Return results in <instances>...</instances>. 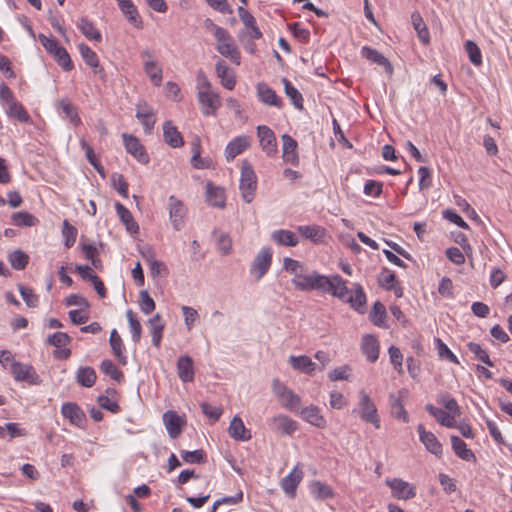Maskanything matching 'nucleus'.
<instances>
[{"instance_id":"a18cd8bd","label":"nucleus","mask_w":512,"mask_h":512,"mask_svg":"<svg viewBox=\"0 0 512 512\" xmlns=\"http://www.w3.org/2000/svg\"><path fill=\"white\" fill-rule=\"evenodd\" d=\"M143 69L150 81L155 86H160L162 83V69L158 66L155 60H146L143 64Z\"/></svg>"},{"instance_id":"2f4dec72","label":"nucleus","mask_w":512,"mask_h":512,"mask_svg":"<svg viewBox=\"0 0 512 512\" xmlns=\"http://www.w3.org/2000/svg\"><path fill=\"white\" fill-rule=\"evenodd\" d=\"M288 361L294 370H298L308 375H313L316 369V364L306 355H291Z\"/></svg>"},{"instance_id":"a19ab883","label":"nucleus","mask_w":512,"mask_h":512,"mask_svg":"<svg viewBox=\"0 0 512 512\" xmlns=\"http://www.w3.org/2000/svg\"><path fill=\"white\" fill-rule=\"evenodd\" d=\"M148 325L152 336V344L155 347H159L161 344L163 331L165 327L164 323L162 322L160 314H155L152 318H150L148 321Z\"/></svg>"},{"instance_id":"7c9ffc66","label":"nucleus","mask_w":512,"mask_h":512,"mask_svg":"<svg viewBox=\"0 0 512 512\" xmlns=\"http://www.w3.org/2000/svg\"><path fill=\"white\" fill-rule=\"evenodd\" d=\"M301 417L317 428H324L326 426V420L320 413V409L315 405H310L301 410Z\"/></svg>"},{"instance_id":"a878e982","label":"nucleus","mask_w":512,"mask_h":512,"mask_svg":"<svg viewBox=\"0 0 512 512\" xmlns=\"http://www.w3.org/2000/svg\"><path fill=\"white\" fill-rule=\"evenodd\" d=\"M379 348V342L375 336L367 334L362 338L361 349L369 362L377 361Z\"/></svg>"},{"instance_id":"bf43d9fd","label":"nucleus","mask_w":512,"mask_h":512,"mask_svg":"<svg viewBox=\"0 0 512 512\" xmlns=\"http://www.w3.org/2000/svg\"><path fill=\"white\" fill-rule=\"evenodd\" d=\"M465 49L468 53L471 63L475 66H480L482 64V54L477 44L471 40H468L465 43Z\"/></svg>"},{"instance_id":"0e129e2a","label":"nucleus","mask_w":512,"mask_h":512,"mask_svg":"<svg viewBox=\"0 0 512 512\" xmlns=\"http://www.w3.org/2000/svg\"><path fill=\"white\" fill-rule=\"evenodd\" d=\"M62 235L65 238V246L67 248H71L76 241L77 229L74 226L70 225L67 220H64Z\"/></svg>"},{"instance_id":"4be33fe9","label":"nucleus","mask_w":512,"mask_h":512,"mask_svg":"<svg viewBox=\"0 0 512 512\" xmlns=\"http://www.w3.org/2000/svg\"><path fill=\"white\" fill-rule=\"evenodd\" d=\"M126 19L136 28H142L143 22L132 0H116Z\"/></svg>"},{"instance_id":"aec40b11","label":"nucleus","mask_w":512,"mask_h":512,"mask_svg":"<svg viewBox=\"0 0 512 512\" xmlns=\"http://www.w3.org/2000/svg\"><path fill=\"white\" fill-rule=\"evenodd\" d=\"M417 431L420 441L430 453L436 456L442 454V445L432 432L426 431L422 424L418 425Z\"/></svg>"},{"instance_id":"4c0bfd02","label":"nucleus","mask_w":512,"mask_h":512,"mask_svg":"<svg viewBox=\"0 0 512 512\" xmlns=\"http://www.w3.org/2000/svg\"><path fill=\"white\" fill-rule=\"evenodd\" d=\"M77 28L81 31V33L88 39L94 40L96 42H101L102 35L98 29L94 26V24L87 18L81 17L77 22Z\"/></svg>"},{"instance_id":"39448f33","label":"nucleus","mask_w":512,"mask_h":512,"mask_svg":"<svg viewBox=\"0 0 512 512\" xmlns=\"http://www.w3.org/2000/svg\"><path fill=\"white\" fill-rule=\"evenodd\" d=\"M272 391L279 399L282 406L288 410L295 411L300 407L301 398L299 395L289 389L284 383L278 379L272 382Z\"/></svg>"},{"instance_id":"680f3d73","label":"nucleus","mask_w":512,"mask_h":512,"mask_svg":"<svg viewBox=\"0 0 512 512\" xmlns=\"http://www.w3.org/2000/svg\"><path fill=\"white\" fill-rule=\"evenodd\" d=\"M72 341L71 337L64 332H56L49 335L46 343L57 348L65 347Z\"/></svg>"},{"instance_id":"c756f323","label":"nucleus","mask_w":512,"mask_h":512,"mask_svg":"<svg viewBox=\"0 0 512 512\" xmlns=\"http://www.w3.org/2000/svg\"><path fill=\"white\" fill-rule=\"evenodd\" d=\"M163 137L164 141L173 148L181 147L184 144L181 133L171 121H166L163 124Z\"/></svg>"},{"instance_id":"864d4df0","label":"nucleus","mask_w":512,"mask_h":512,"mask_svg":"<svg viewBox=\"0 0 512 512\" xmlns=\"http://www.w3.org/2000/svg\"><path fill=\"white\" fill-rule=\"evenodd\" d=\"M8 261L13 269L23 270L29 262V256L22 250H15L8 255Z\"/></svg>"},{"instance_id":"7ed1b4c3","label":"nucleus","mask_w":512,"mask_h":512,"mask_svg":"<svg viewBox=\"0 0 512 512\" xmlns=\"http://www.w3.org/2000/svg\"><path fill=\"white\" fill-rule=\"evenodd\" d=\"M38 38L42 46L54 57L64 71H71L74 68L67 50L60 46L56 39L47 37L44 34H39Z\"/></svg>"},{"instance_id":"9d476101","label":"nucleus","mask_w":512,"mask_h":512,"mask_svg":"<svg viewBox=\"0 0 512 512\" xmlns=\"http://www.w3.org/2000/svg\"><path fill=\"white\" fill-rule=\"evenodd\" d=\"M11 373L16 381H25L33 385L40 383L39 375L29 364L13 361L11 363Z\"/></svg>"},{"instance_id":"412c9836","label":"nucleus","mask_w":512,"mask_h":512,"mask_svg":"<svg viewBox=\"0 0 512 512\" xmlns=\"http://www.w3.org/2000/svg\"><path fill=\"white\" fill-rule=\"evenodd\" d=\"M281 138L283 142V160L291 165H298L299 156L296 151L298 147L297 141L288 134H283Z\"/></svg>"},{"instance_id":"2eb2a0df","label":"nucleus","mask_w":512,"mask_h":512,"mask_svg":"<svg viewBox=\"0 0 512 512\" xmlns=\"http://www.w3.org/2000/svg\"><path fill=\"white\" fill-rule=\"evenodd\" d=\"M322 292L331 293L334 297L345 302L350 290L341 276L333 275L330 278L328 277V283L324 284Z\"/></svg>"},{"instance_id":"1a4fd4ad","label":"nucleus","mask_w":512,"mask_h":512,"mask_svg":"<svg viewBox=\"0 0 512 512\" xmlns=\"http://www.w3.org/2000/svg\"><path fill=\"white\" fill-rule=\"evenodd\" d=\"M197 98L201 106V111L205 116H215L217 110L221 107V98L217 92H197Z\"/></svg>"},{"instance_id":"774afa93","label":"nucleus","mask_w":512,"mask_h":512,"mask_svg":"<svg viewBox=\"0 0 512 512\" xmlns=\"http://www.w3.org/2000/svg\"><path fill=\"white\" fill-rule=\"evenodd\" d=\"M146 261L153 277L160 276L163 273L166 275L168 273L166 265L163 262L156 260L152 255L147 257Z\"/></svg>"},{"instance_id":"79ce46f5","label":"nucleus","mask_w":512,"mask_h":512,"mask_svg":"<svg viewBox=\"0 0 512 512\" xmlns=\"http://www.w3.org/2000/svg\"><path fill=\"white\" fill-rule=\"evenodd\" d=\"M451 444L453 451L459 458L465 461L475 460L474 453L469 448H467L466 443L461 438L458 436H451Z\"/></svg>"},{"instance_id":"603ef678","label":"nucleus","mask_w":512,"mask_h":512,"mask_svg":"<svg viewBox=\"0 0 512 512\" xmlns=\"http://www.w3.org/2000/svg\"><path fill=\"white\" fill-rule=\"evenodd\" d=\"M207 201L213 207L222 208L225 205L224 193L220 188L213 187L208 184L207 186Z\"/></svg>"},{"instance_id":"cd10ccee","label":"nucleus","mask_w":512,"mask_h":512,"mask_svg":"<svg viewBox=\"0 0 512 512\" xmlns=\"http://www.w3.org/2000/svg\"><path fill=\"white\" fill-rule=\"evenodd\" d=\"M257 95L259 100L270 106H275L280 108L282 106L281 99L277 96L275 91L270 88L266 83H258L257 84Z\"/></svg>"},{"instance_id":"13d9d810","label":"nucleus","mask_w":512,"mask_h":512,"mask_svg":"<svg viewBox=\"0 0 512 512\" xmlns=\"http://www.w3.org/2000/svg\"><path fill=\"white\" fill-rule=\"evenodd\" d=\"M467 347L471 353L475 355V357L483 362L484 364L492 367L494 363L490 360L488 352L484 350L478 343L469 342Z\"/></svg>"},{"instance_id":"c03bdc74","label":"nucleus","mask_w":512,"mask_h":512,"mask_svg":"<svg viewBox=\"0 0 512 512\" xmlns=\"http://www.w3.org/2000/svg\"><path fill=\"white\" fill-rule=\"evenodd\" d=\"M96 372L92 367H80L76 373V381L81 386L90 388L96 382Z\"/></svg>"},{"instance_id":"f8f14e48","label":"nucleus","mask_w":512,"mask_h":512,"mask_svg":"<svg viewBox=\"0 0 512 512\" xmlns=\"http://www.w3.org/2000/svg\"><path fill=\"white\" fill-rule=\"evenodd\" d=\"M407 395L408 391L406 389L399 390L397 394L391 393L389 395L391 415L396 419L403 421L404 423L409 422V415L403 404V400L407 397Z\"/></svg>"},{"instance_id":"c9c22d12","label":"nucleus","mask_w":512,"mask_h":512,"mask_svg":"<svg viewBox=\"0 0 512 512\" xmlns=\"http://www.w3.org/2000/svg\"><path fill=\"white\" fill-rule=\"evenodd\" d=\"M297 230L303 237L316 244L323 242L326 232L324 228L318 225L298 226Z\"/></svg>"},{"instance_id":"bb28decb","label":"nucleus","mask_w":512,"mask_h":512,"mask_svg":"<svg viewBox=\"0 0 512 512\" xmlns=\"http://www.w3.org/2000/svg\"><path fill=\"white\" fill-rule=\"evenodd\" d=\"M302 476L303 472L295 467L287 476L282 479L281 487L288 496H295L297 487L302 480Z\"/></svg>"},{"instance_id":"f03ea898","label":"nucleus","mask_w":512,"mask_h":512,"mask_svg":"<svg viewBox=\"0 0 512 512\" xmlns=\"http://www.w3.org/2000/svg\"><path fill=\"white\" fill-rule=\"evenodd\" d=\"M239 189L242 199L246 203H251L257 190V176L252 165L247 160L242 161Z\"/></svg>"},{"instance_id":"6e6552de","label":"nucleus","mask_w":512,"mask_h":512,"mask_svg":"<svg viewBox=\"0 0 512 512\" xmlns=\"http://www.w3.org/2000/svg\"><path fill=\"white\" fill-rule=\"evenodd\" d=\"M269 428L279 435H292L298 428V424L287 415L279 414L268 420Z\"/></svg>"},{"instance_id":"9b49d317","label":"nucleus","mask_w":512,"mask_h":512,"mask_svg":"<svg viewBox=\"0 0 512 512\" xmlns=\"http://www.w3.org/2000/svg\"><path fill=\"white\" fill-rule=\"evenodd\" d=\"M385 483L396 499L408 500L416 495L415 487L400 478L386 479Z\"/></svg>"},{"instance_id":"c85d7f7f","label":"nucleus","mask_w":512,"mask_h":512,"mask_svg":"<svg viewBox=\"0 0 512 512\" xmlns=\"http://www.w3.org/2000/svg\"><path fill=\"white\" fill-rule=\"evenodd\" d=\"M345 302H348L358 313L366 312V294L360 284L354 285V293L350 292Z\"/></svg>"},{"instance_id":"ea45409f","label":"nucleus","mask_w":512,"mask_h":512,"mask_svg":"<svg viewBox=\"0 0 512 512\" xmlns=\"http://www.w3.org/2000/svg\"><path fill=\"white\" fill-rule=\"evenodd\" d=\"M272 240L278 245L294 247L298 244V237L290 230L279 229L271 234Z\"/></svg>"},{"instance_id":"473e14b6","label":"nucleus","mask_w":512,"mask_h":512,"mask_svg":"<svg viewBox=\"0 0 512 512\" xmlns=\"http://www.w3.org/2000/svg\"><path fill=\"white\" fill-rule=\"evenodd\" d=\"M136 118L143 125L145 133L150 134L156 122L152 108L148 107L146 104L144 106L138 105Z\"/></svg>"},{"instance_id":"5701e85b","label":"nucleus","mask_w":512,"mask_h":512,"mask_svg":"<svg viewBox=\"0 0 512 512\" xmlns=\"http://www.w3.org/2000/svg\"><path fill=\"white\" fill-rule=\"evenodd\" d=\"M177 373L182 382H192L195 376L193 359L188 355H183L177 361Z\"/></svg>"},{"instance_id":"20e7f679","label":"nucleus","mask_w":512,"mask_h":512,"mask_svg":"<svg viewBox=\"0 0 512 512\" xmlns=\"http://www.w3.org/2000/svg\"><path fill=\"white\" fill-rule=\"evenodd\" d=\"M358 412L364 422L372 424L376 429L380 428L381 421L377 407L364 390L359 392Z\"/></svg>"},{"instance_id":"a211bd4d","label":"nucleus","mask_w":512,"mask_h":512,"mask_svg":"<svg viewBox=\"0 0 512 512\" xmlns=\"http://www.w3.org/2000/svg\"><path fill=\"white\" fill-rule=\"evenodd\" d=\"M250 147V138L246 135H240L232 139L225 148V158L228 162Z\"/></svg>"},{"instance_id":"052dcab7","label":"nucleus","mask_w":512,"mask_h":512,"mask_svg":"<svg viewBox=\"0 0 512 512\" xmlns=\"http://www.w3.org/2000/svg\"><path fill=\"white\" fill-rule=\"evenodd\" d=\"M182 459L190 464H201L205 462L206 455L203 450L198 449L194 451H186L182 450L181 452Z\"/></svg>"},{"instance_id":"e433bc0d","label":"nucleus","mask_w":512,"mask_h":512,"mask_svg":"<svg viewBox=\"0 0 512 512\" xmlns=\"http://www.w3.org/2000/svg\"><path fill=\"white\" fill-rule=\"evenodd\" d=\"M426 411L433 416L442 426L452 428L455 426V417L432 404L425 406Z\"/></svg>"},{"instance_id":"49530a36","label":"nucleus","mask_w":512,"mask_h":512,"mask_svg":"<svg viewBox=\"0 0 512 512\" xmlns=\"http://www.w3.org/2000/svg\"><path fill=\"white\" fill-rule=\"evenodd\" d=\"M61 113L74 125L78 126L81 123V119L78 115L76 107L68 100L61 99L58 102Z\"/></svg>"},{"instance_id":"4468645a","label":"nucleus","mask_w":512,"mask_h":512,"mask_svg":"<svg viewBox=\"0 0 512 512\" xmlns=\"http://www.w3.org/2000/svg\"><path fill=\"white\" fill-rule=\"evenodd\" d=\"M169 218L175 230L179 231L183 228L186 208L184 204L171 195L168 200Z\"/></svg>"},{"instance_id":"72a5a7b5","label":"nucleus","mask_w":512,"mask_h":512,"mask_svg":"<svg viewBox=\"0 0 512 512\" xmlns=\"http://www.w3.org/2000/svg\"><path fill=\"white\" fill-rule=\"evenodd\" d=\"M229 435L239 441H248L251 439L250 431L245 427L242 419L238 416H235L229 425Z\"/></svg>"},{"instance_id":"f257e3e1","label":"nucleus","mask_w":512,"mask_h":512,"mask_svg":"<svg viewBox=\"0 0 512 512\" xmlns=\"http://www.w3.org/2000/svg\"><path fill=\"white\" fill-rule=\"evenodd\" d=\"M215 40L217 42V51L232 63L240 65L241 55L234 42L233 37L226 29H216Z\"/></svg>"},{"instance_id":"423d86ee","label":"nucleus","mask_w":512,"mask_h":512,"mask_svg":"<svg viewBox=\"0 0 512 512\" xmlns=\"http://www.w3.org/2000/svg\"><path fill=\"white\" fill-rule=\"evenodd\" d=\"M292 283L297 289L301 291H322V289L324 288V284L328 283V277L320 275L315 271L308 275L296 273V275L292 279Z\"/></svg>"},{"instance_id":"8fccbe9b","label":"nucleus","mask_w":512,"mask_h":512,"mask_svg":"<svg viewBox=\"0 0 512 512\" xmlns=\"http://www.w3.org/2000/svg\"><path fill=\"white\" fill-rule=\"evenodd\" d=\"M386 316L387 313L385 306L380 301H376L370 312L371 321L378 327H385Z\"/></svg>"},{"instance_id":"338daca9","label":"nucleus","mask_w":512,"mask_h":512,"mask_svg":"<svg viewBox=\"0 0 512 512\" xmlns=\"http://www.w3.org/2000/svg\"><path fill=\"white\" fill-rule=\"evenodd\" d=\"M19 292L28 307L38 306L39 298L36 294H34L32 289L23 285H19Z\"/></svg>"},{"instance_id":"f3484780","label":"nucleus","mask_w":512,"mask_h":512,"mask_svg":"<svg viewBox=\"0 0 512 512\" xmlns=\"http://www.w3.org/2000/svg\"><path fill=\"white\" fill-rule=\"evenodd\" d=\"M61 414L68 419L72 425L83 427L86 423V417L83 410L73 402L64 403L61 407Z\"/></svg>"},{"instance_id":"dca6fc26","label":"nucleus","mask_w":512,"mask_h":512,"mask_svg":"<svg viewBox=\"0 0 512 512\" xmlns=\"http://www.w3.org/2000/svg\"><path fill=\"white\" fill-rule=\"evenodd\" d=\"M257 134L263 151L272 156L277 152V141L274 132L265 125L257 127Z\"/></svg>"},{"instance_id":"e2e57ef3","label":"nucleus","mask_w":512,"mask_h":512,"mask_svg":"<svg viewBox=\"0 0 512 512\" xmlns=\"http://www.w3.org/2000/svg\"><path fill=\"white\" fill-rule=\"evenodd\" d=\"M435 343L440 358L447 359L448 361L455 364L459 363L458 358L441 339L436 338Z\"/></svg>"},{"instance_id":"b1692460","label":"nucleus","mask_w":512,"mask_h":512,"mask_svg":"<svg viewBox=\"0 0 512 512\" xmlns=\"http://www.w3.org/2000/svg\"><path fill=\"white\" fill-rule=\"evenodd\" d=\"M361 55L368 61L384 67L385 71L388 74H392L393 67L391 63L382 53H380L376 49L370 48L368 46H363L361 49Z\"/></svg>"},{"instance_id":"de8ad7c7","label":"nucleus","mask_w":512,"mask_h":512,"mask_svg":"<svg viewBox=\"0 0 512 512\" xmlns=\"http://www.w3.org/2000/svg\"><path fill=\"white\" fill-rule=\"evenodd\" d=\"M282 82L284 84L285 94L291 100L294 107L298 110H303L304 106L302 94L292 85L288 79L283 78Z\"/></svg>"},{"instance_id":"f704fd0d","label":"nucleus","mask_w":512,"mask_h":512,"mask_svg":"<svg viewBox=\"0 0 512 512\" xmlns=\"http://www.w3.org/2000/svg\"><path fill=\"white\" fill-rule=\"evenodd\" d=\"M115 209L119 219L125 225L126 230L131 234L138 233L139 226L137 222L134 220L131 212L123 204L119 202L115 203Z\"/></svg>"},{"instance_id":"0eeeda50","label":"nucleus","mask_w":512,"mask_h":512,"mask_svg":"<svg viewBox=\"0 0 512 512\" xmlns=\"http://www.w3.org/2000/svg\"><path fill=\"white\" fill-rule=\"evenodd\" d=\"M272 263V250L270 247H263L255 256L250 272L255 279L260 280L269 270Z\"/></svg>"},{"instance_id":"6ab92c4d","label":"nucleus","mask_w":512,"mask_h":512,"mask_svg":"<svg viewBox=\"0 0 512 512\" xmlns=\"http://www.w3.org/2000/svg\"><path fill=\"white\" fill-rule=\"evenodd\" d=\"M163 422L168 435L171 438L178 437L182 432L183 425L185 424V421L172 410H168L163 414Z\"/></svg>"},{"instance_id":"58836bf2","label":"nucleus","mask_w":512,"mask_h":512,"mask_svg":"<svg viewBox=\"0 0 512 512\" xmlns=\"http://www.w3.org/2000/svg\"><path fill=\"white\" fill-rule=\"evenodd\" d=\"M217 76L221 80V84L228 90H233L236 80L233 74L229 73V68L223 60H219L215 65Z\"/></svg>"},{"instance_id":"393cba45","label":"nucleus","mask_w":512,"mask_h":512,"mask_svg":"<svg viewBox=\"0 0 512 512\" xmlns=\"http://www.w3.org/2000/svg\"><path fill=\"white\" fill-rule=\"evenodd\" d=\"M78 50L84 62L94 69V73L104 77V69L99 64L97 54L86 44L81 43L78 45Z\"/></svg>"},{"instance_id":"4d7b16f0","label":"nucleus","mask_w":512,"mask_h":512,"mask_svg":"<svg viewBox=\"0 0 512 512\" xmlns=\"http://www.w3.org/2000/svg\"><path fill=\"white\" fill-rule=\"evenodd\" d=\"M12 221L14 225L24 227L34 226L38 222L35 216L25 211L13 213Z\"/></svg>"},{"instance_id":"09e8293b","label":"nucleus","mask_w":512,"mask_h":512,"mask_svg":"<svg viewBox=\"0 0 512 512\" xmlns=\"http://www.w3.org/2000/svg\"><path fill=\"white\" fill-rule=\"evenodd\" d=\"M5 110L9 117L15 118L20 122L27 123L30 121V115L18 101H14L6 106Z\"/></svg>"},{"instance_id":"37998d69","label":"nucleus","mask_w":512,"mask_h":512,"mask_svg":"<svg viewBox=\"0 0 512 512\" xmlns=\"http://www.w3.org/2000/svg\"><path fill=\"white\" fill-rule=\"evenodd\" d=\"M109 342L115 356L119 359L121 364L125 365L127 363V358L124 355L125 347L117 330H112Z\"/></svg>"},{"instance_id":"69168bd1","label":"nucleus","mask_w":512,"mask_h":512,"mask_svg":"<svg viewBox=\"0 0 512 512\" xmlns=\"http://www.w3.org/2000/svg\"><path fill=\"white\" fill-rule=\"evenodd\" d=\"M139 305H140L141 311L146 315L151 314L155 309V302L150 297L149 293L146 290H142L140 292Z\"/></svg>"},{"instance_id":"ddd939ff","label":"nucleus","mask_w":512,"mask_h":512,"mask_svg":"<svg viewBox=\"0 0 512 512\" xmlns=\"http://www.w3.org/2000/svg\"><path fill=\"white\" fill-rule=\"evenodd\" d=\"M122 138L127 153L131 154L135 159H137V161L142 164H147L149 162L150 159L145 151L144 146L135 136L123 133Z\"/></svg>"},{"instance_id":"6e6d98bb","label":"nucleus","mask_w":512,"mask_h":512,"mask_svg":"<svg viewBox=\"0 0 512 512\" xmlns=\"http://www.w3.org/2000/svg\"><path fill=\"white\" fill-rule=\"evenodd\" d=\"M126 317L132 334V340L138 343L142 335L141 324L131 309L127 310Z\"/></svg>"},{"instance_id":"5fc2aeb1","label":"nucleus","mask_w":512,"mask_h":512,"mask_svg":"<svg viewBox=\"0 0 512 512\" xmlns=\"http://www.w3.org/2000/svg\"><path fill=\"white\" fill-rule=\"evenodd\" d=\"M103 373L110 376L113 380L121 382L124 380L122 371L109 359H105L100 364Z\"/></svg>"},{"instance_id":"3c124183","label":"nucleus","mask_w":512,"mask_h":512,"mask_svg":"<svg viewBox=\"0 0 512 512\" xmlns=\"http://www.w3.org/2000/svg\"><path fill=\"white\" fill-rule=\"evenodd\" d=\"M311 494L317 499H328L333 497L331 487L321 481H314L310 485Z\"/></svg>"}]
</instances>
